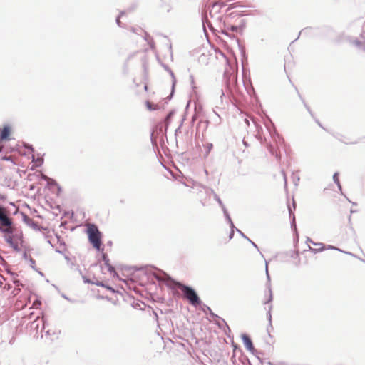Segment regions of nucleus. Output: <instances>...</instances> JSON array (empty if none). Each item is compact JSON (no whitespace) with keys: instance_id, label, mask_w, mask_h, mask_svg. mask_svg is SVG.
Returning <instances> with one entry per match:
<instances>
[{"instance_id":"7","label":"nucleus","mask_w":365,"mask_h":365,"mask_svg":"<svg viewBox=\"0 0 365 365\" xmlns=\"http://www.w3.org/2000/svg\"><path fill=\"white\" fill-rule=\"evenodd\" d=\"M241 338L245 348L252 354H254L256 351V350L254 347L251 338L247 334H242L241 335Z\"/></svg>"},{"instance_id":"5","label":"nucleus","mask_w":365,"mask_h":365,"mask_svg":"<svg viewBox=\"0 0 365 365\" xmlns=\"http://www.w3.org/2000/svg\"><path fill=\"white\" fill-rule=\"evenodd\" d=\"M265 271H266V275H267V288L268 289L269 297H268L267 299L264 302V304H270L273 300V294H272V291L271 284H270V276H269V271H268L267 262H265Z\"/></svg>"},{"instance_id":"17","label":"nucleus","mask_w":365,"mask_h":365,"mask_svg":"<svg viewBox=\"0 0 365 365\" xmlns=\"http://www.w3.org/2000/svg\"><path fill=\"white\" fill-rule=\"evenodd\" d=\"M314 245L316 246H319V247L317 248V249H315V248H312L309 245V250L314 253V254H316V253H318V252H320L323 250H324L326 249V247L325 245L323 244V243H321V242H317V244H314Z\"/></svg>"},{"instance_id":"51","label":"nucleus","mask_w":365,"mask_h":365,"mask_svg":"<svg viewBox=\"0 0 365 365\" xmlns=\"http://www.w3.org/2000/svg\"><path fill=\"white\" fill-rule=\"evenodd\" d=\"M230 224V230H233L235 231V230H236L237 228L235 227L234 225V223L232 222V220L231 221V222H228Z\"/></svg>"},{"instance_id":"58","label":"nucleus","mask_w":365,"mask_h":365,"mask_svg":"<svg viewBox=\"0 0 365 365\" xmlns=\"http://www.w3.org/2000/svg\"><path fill=\"white\" fill-rule=\"evenodd\" d=\"M268 149H269V152H270L272 155H274V148H273V147H272V145H269V148H268Z\"/></svg>"},{"instance_id":"47","label":"nucleus","mask_w":365,"mask_h":365,"mask_svg":"<svg viewBox=\"0 0 365 365\" xmlns=\"http://www.w3.org/2000/svg\"><path fill=\"white\" fill-rule=\"evenodd\" d=\"M144 34H145V36H144V39L148 42L149 40H150V38H153L149 34H148L147 32L144 31Z\"/></svg>"},{"instance_id":"6","label":"nucleus","mask_w":365,"mask_h":365,"mask_svg":"<svg viewBox=\"0 0 365 365\" xmlns=\"http://www.w3.org/2000/svg\"><path fill=\"white\" fill-rule=\"evenodd\" d=\"M220 12V1L215 2L212 4L211 7H209V15L212 19L216 17V19L219 21L222 20V17L217 16V15Z\"/></svg>"},{"instance_id":"20","label":"nucleus","mask_w":365,"mask_h":365,"mask_svg":"<svg viewBox=\"0 0 365 365\" xmlns=\"http://www.w3.org/2000/svg\"><path fill=\"white\" fill-rule=\"evenodd\" d=\"M205 149V153L204 154V157L207 158L212 149L213 148V145L211 143H207L204 145Z\"/></svg>"},{"instance_id":"64","label":"nucleus","mask_w":365,"mask_h":365,"mask_svg":"<svg viewBox=\"0 0 365 365\" xmlns=\"http://www.w3.org/2000/svg\"><path fill=\"white\" fill-rule=\"evenodd\" d=\"M14 283H15L17 286H19V285H22V284L19 282V280H14Z\"/></svg>"},{"instance_id":"63","label":"nucleus","mask_w":365,"mask_h":365,"mask_svg":"<svg viewBox=\"0 0 365 365\" xmlns=\"http://www.w3.org/2000/svg\"><path fill=\"white\" fill-rule=\"evenodd\" d=\"M315 121L321 128H324L323 126L322 125V124L320 123V122L319 121V120L315 119Z\"/></svg>"},{"instance_id":"19","label":"nucleus","mask_w":365,"mask_h":365,"mask_svg":"<svg viewBox=\"0 0 365 365\" xmlns=\"http://www.w3.org/2000/svg\"><path fill=\"white\" fill-rule=\"evenodd\" d=\"M236 231L245 239H246V240H248L251 244L252 245L255 247L258 251H259V248H258V246L253 242L248 237H247L239 229H236Z\"/></svg>"},{"instance_id":"28","label":"nucleus","mask_w":365,"mask_h":365,"mask_svg":"<svg viewBox=\"0 0 365 365\" xmlns=\"http://www.w3.org/2000/svg\"><path fill=\"white\" fill-rule=\"evenodd\" d=\"M272 309V305L270 304L269 306V309H268V312L267 313V319L269 321V327H270L271 328H272V314H271Z\"/></svg>"},{"instance_id":"35","label":"nucleus","mask_w":365,"mask_h":365,"mask_svg":"<svg viewBox=\"0 0 365 365\" xmlns=\"http://www.w3.org/2000/svg\"><path fill=\"white\" fill-rule=\"evenodd\" d=\"M351 43L352 44H354L355 46H356L357 48H360L362 46L361 41L360 40H359L358 38H354V40H352L351 41Z\"/></svg>"},{"instance_id":"50","label":"nucleus","mask_w":365,"mask_h":365,"mask_svg":"<svg viewBox=\"0 0 365 365\" xmlns=\"http://www.w3.org/2000/svg\"><path fill=\"white\" fill-rule=\"evenodd\" d=\"M83 282L85 283H88V284H93V282H92L91 280L88 279L85 276H83Z\"/></svg>"},{"instance_id":"56","label":"nucleus","mask_w":365,"mask_h":365,"mask_svg":"<svg viewBox=\"0 0 365 365\" xmlns=\"http://www.w3.org/2000/svg\"><path fill=\"white\" fill-rule=\"evenodd\" d=\"M306 242L307 243L311 242L314 245V244H317V242H313L309 237H307Z\"/></svg>"},{"instance_id":"9","label":"nucleus","mask_w":365,"mask_h":365,"mask_svg":"<svg viewBox=\"0 0 365 365\" xmlns=\"http://www.w3.org/2000/svg\"><path fill=\"white\" fill-rule=\"evenodd\" d=\"M202 22L203 29H204V31H205V34H206V29H205L206 26H207L208 28L211 31H214V28L212 26V23L208 19L207 11V10L202 11Z\"/></svg>"},{"instance_id":"18","label":"nucleus","mask_w":365,"mask_h":365,"mask_svg":"<svg viewBox=\"0 0 365 365\" xmlns=\"http://www.w3.org/2000/svg\"><path fill=\"white\" fill-rule=\"evenodd\" d=\"M32 160L36 163V165L38 167L41 166L43 165V157L40 156L38 154V156L36 158L33 154L32 155Z\"/></svg>"},{"instance_id":"46","label":"nucleus","mask_w":365,"mask_h":365,"mask_svg":"<svg viewBox=\"0 0 365 365\" xmlns=\"http://www.w3.org/2000/svg\"><path fill=\"white\" fill-rule=\"evenodd\" d=\"M236 6H237V4L236 3L230 4L229 6V7L227 9L226 13L229 12L231 9H232L233 8H235Z\"/></svg>"},{"instance_id":"42","label":"nucleus","mask_w":365,"mask_h":365,"mask_svg":"<svg viewBox=\"0 0 365 365\" xmlns=\"http://www.w3.org/2000/svg\"><path fill=\"white\" fill-rule=\"evenodd\" d=\"M24 147L25 148H26L27 150H30L31 153H34V149L33 148V146L31 145H29V144H25L24 145Z\"/></svg>"},{"instance_id":"33","label":"nucleus","mask_w":365,"mask_h":365,"mask_svg":"<svg viewBox=\"0 0 365 365\" xmlns=\"http://www.w3.org/2000/svg\"><path fill=\"white\" fill-rule=\"evenodd\" d=\"M4 240L8 244H9V245H12V243L15 241L13 235H5Z\"/></svg>"},{"instance_id":"52","label":"nucleus","mask_w":365,"mask_h":365,"mask_svg":"<svg viewBox=\"0 0 365 365\" xmlns=\"http://www.w3.org/2000/svg\"><path fill=\"white\" fill-rule=\"evenodd\" d=\"M293 178H294V182L297 185V182L299 181V177L294 175Z\"/></svg>"},{"instance_id":"45","label":"nucleus","mask_w":365,"mask_h":365,"mask_svg":"<svg viewBox=\"0 0 365 365\" xmlns=\"http://www.w3.org/2000/svg\"><path fill=\"white\" fill-rule=\"evenodd\" d=\"M173 114H174L173 110L170 111L166 116V120H170L171 118L173 117Z\"/></svg>"},{"instance_id":"38","label":"nucleus","mask_w":365,"mask_h":365,"mask_svg":"<svg viewBox=\"0 0 365 365\" xmlns=\"http://www.w3.org/2000/svg\"><path fill=\"white\" fill-rule=\"evenodd\" d=\"M29 262H30V265H31V268L34 270H36V267H35L36 261L32 257H29Z\"/></svg>"},{"instance_id":"32","label":"nucleus","mask_w":365,"mask_h":365,"mask_svg":"<svg viewBox=\"0 0 365 365\" xmlns=\"http://www.w3.org/2000/svg\"><path fill=\"white\" fill-rule=\"evenodd\" d=\"M133 57V55H130L128 58L126 59L125 62L124 63V65H123V73L125 74L128 73V61Z\"/></svg>"},{"instance_id":"22","label":"nucleus","mask_w":365,"mask_h":365,"mask_svg":"<svg viewBox=\"0 0 365 365\" xmlns=\"http://www.w3.org/2000/svg\"><path fill=\"white\" fill-rule=\"evenodd\" d=\"M211 192H212V194L213 195L214 199L217 202V203L219 204L220 207L222 209H223V207H225V206L223 204L222 201L221 200L220 197L215 192V191L213 190H211Z\"/></svg>"},{"instance_id":"4","label":"nucleus","mask_w":365,"mask_h":365,"mask_svg":"<svg viewBox=\"0 0 365 365\" xmlns=\"http://www.w3.org/2000/svg\"><path fill=\"white\" fill-rule=\"evenodd\" d=\"M0 224L5 226L11 225V218L9 217L5 207L0 205Z\"/></svg>"},{"instance_id":"25","label":"nucleus","mask_w":365,"mask_h":365,"mask_svg":"<svg viewBox=\"0 0 365 365\" xmlns=\"http://www.w3.org/2000/svg\"><path fill=\"white\" fill-rule=\"evenodd\" d=\"M299 98L301 99V101H302L305 108L307 109V110L309 112V113L311 115V116L313 118H314V113H312L310 107L307 105V103H306V101H304V99L302 97L301 95H299Z\"/></svg>"},{"instance_id":"3","label":"nucleus","mask_w":365,"mask_h":365,"mask_svg":"<svg viewBox=\"0 0 365 365\" xmlns=\"http://www.w3.org/2000/svg\"><path fill=\"white\" fill-rule=\"evenodd\" d=\"M227 25V30L231 31L232 32L242 34L243 30L245 27V21L244 19H240L239 24L232 25L229 24H225Z\"/></svg>"},{"instance_id":"44","label":"nucleus","mask_w":365,"mask_h":365,"mask_svg":"<svg viewBox=\"0 0 365 365\" xmlns=\"http://www.w3.org/2000/svg\"><path fill=\"white\" fill-rule=\"evenodd\" d=\"M131 31L133 33H135L137 34H140L139 32H143V30L142 29H140V28H139V29L132 28Z\"/></svg>"},{"instance_id":"27","label":"nucleus","mask_w":365,"mask_h":365,"mask_svg":"<svg viewBox=\"0 0 365 365\" xmlns=\"http://www.w3.org/2000/svg\"><path fill=\"white\" fill-rule=\"evenodd\" d=\"M236 81H237V78L235 76L232 77H230V78L227 81V87L229 89H230V90L232 89V86H235Z\"/></svg>"},{"instance_id":"61","label":"nucleus","mask_w":365,"mask_h":365,"mask_svg":"<svg viewBox=\"0 0 365 365\" xmlns=\"http://www.w3.org/2000/svg\"><path fill=\"white\" fill-rule=\"evenodd\" d=\"M37 304H38V305H40V304H41V302H39V301L36 300V301H35V302H34V306H36Z\"/></svg>"},{"instance_id":"60","label":"nucleus","mask_w":365,"mask_h":365,"mask_svg":"<svg viewBox=\"0 0 365 365\" xmlns=\"http://www.w3.org/2000/svg\"><path fill=\"white\" fill-rule=\"evenodd\" d=\"M282 173L284 175V184H285V186H287V178H286V176H285V173L282 170Z\"/></svg>"},{"instance_id":"43","label":"nucleus","mask_w":365,"mask_h":365,"mask_svg":"<svg viewBox=\"0 0 365 365\" xmlns=\"http://www.w3.org/2000/svg\"><path fill=\"white\" fill-rule=\"evenodd\" d=\"M148 43L149 44L151 49L155 48V42L153 38H150V40L148 41Z\"/></svg>"},{"instance_id":"40","label":"nucleus","mask_w":365,"mask_h":365,"mask_svg":"<svg viewBox=\"0 0 365 365\" xmlns=\"http://www.w3.org/2000/svg\"><path fill=\"white\" fill-rule=\"evenodd\" d=\"M124 14H125V12H124V11H121V12H120V15H118V16H117V18H116V24H117V25H118V26H121V22H120V16H121L122 15H123Z\"/></svg>"},{"instance_id":"10","label":"nucleus","mask_w":365,"mask_h":365,"mask_svg":"<svg viewBox=\"0 0 365 365\" xmlns=\"http://www.w3.org/2000/svg\"><path fill=\"white\" fill-rule=\"evenodd\" d=\"M16 227L14 225L13 220H11V225L5 226L0 224V232L6 234L5 235H13Z\"/></svg>"},{"instance_id":"53","label":"nucleus","mask_w":365,"mask_h":365,"mask_svg":"<svg viewBox=\"0 0 365 365\" xmlns=\"http://www.w3.org/2000/svg\"><path fill=\"white\" fill-rule=\"evenodd\" d=\"M190 83H191V85H192V88H193V89H195V86H194V83H195V82H194V78H193V76H190Z\"/></svg>"},{"instance_id":"11","label":"nucleus","mask_w":365,"mask_h":365,"mask_svg":"<svg viewBox=\"0 0 365 365\" xmlns=\"http://www.w3.org/2000/svg\"><path fill=\"white\" fill-rule=\"evenodd\" d=\"M22 217L23 221L28 225L29 226L31 227L34 230H39V226L38 225V222L33 220L31 218H30L27 215L22 213Z\"/></svg>"},{"instance_id":"14","label":"nucleus","mask_w":365,"mask_h":365,"mask_svg":"<svg viewBox=\"0 0 365 365\" xmlns=\"http://www.w3.org/2000/svg\"><path fill=\"white\" fill-rule=\"evenodd\" d=\"M13 237H14V240H19L21 242H23L22 231L21 230H19V228H17L16 227L13 233Z\"/></svg>"},{"instance_id":"12","label":"nucleus","mask_w":365,"mask_h":365,"mask_svg":"<svg viewBox=\"0 0 365 365\" xmlns=\"http://www.w3.org/2000/svg\"><path fill=\"white\" fill-rule=\"evenodd\" d=\"M11 128L9 125L4 126L3 129L0 133V141L6 140L9 139L10 135Z\"/></svg>"},{"instance_id":"34","label":"nucleus","mask_w":365,"mask_h":365,"mask_svg":"<svg viewBox=\"0 0 365 365\" xmlns=\"http://www.w3.org/2000/svg\"><path fill=\"white\" fill-rule=\"evenodd\" d=\"M145 104H146L147 108L149 110H156V106L154 104H153L151 102H150L149 101H147L145 102Z\"/></svg>"},{"instance_id":"48","label":"nucleus","mask_w":365,"mask_h":365,"mask_svg":"<svg viewBox=\"0 0 365 365\" xmlns=\"http://www.w3.org/2000/svg\"><path fill=\"white\" fill-rule=\"evenodd\" d=\"M101 257L103 262H106V260H109L106 253L102 252Z\"/></svg>"},{"instance_id":"57","label":"nucleus","mask_w":365,"mask_h":365,"mask_svg":"<svg viewBox=\"0 0 365 365\" xmlns=\"http://www.w3.org/2000/svg\"><path fill=\"white\" fill-rule=\"evenodd\" d=\"M234 232H235V231H233V230H230V235H229V239H230V240L232 239V237H233V236H234Z\"/></svg>"},{"instance_id":"37","label":"nucleus","mask_w":365,"mask_h":365,"mask_svg":"<svg viewBox=\"0 0 365 365\" xmlns=\"http://www.w3.org/2000/svg\"><path fill=\"white\" fill-rule=\"evenodd\" d=\"M65 259L67 261L68 264L72 268L76 264L73 262H71V259L68 256H65Z\"/></svg>"},{"instance_id":"1","label":"nucleus","mask_w":365,"mask_h":365,"mask_svg":"<svg viewBox=\"0 0 365 365\" xmlns=\"http://www.w3.org/2000/svg\"><path fill=\"white\" fill-rule=\"evenodd\" d=\"M150 269H156L159 273L153 272V276L160 282H164L167 286L176 287L180 289L182 292V297L184 299L188 301V302L197 307L202 304V301L198 296L196 291L190 286L185 285L181 282H178L173 279L167 273L165 272L155 268V267H149Z\"/></svg>"},{"instance_id":"49","label":"nucleus","mask_w":365,"mask_h":365,"mask_svg":"<svg viewBox=\"0 0 365 365\" xmlns=\"http://www.w3.org/2000/svg\"><path fill=\"white\" fill-rule=\"evenodd\" d=\"M41 178L46 182H48L50 179L49 177H48L47 175H46L45 174H41Z\"/></svg>"},{"instance_id":"26","label":"nucleus","mask_w":365,"mask_h":365,"mask_svg":"<svg viewBox=\"0 0 365 365\" xmlns=\"http://www.w3.org/2000/svg\"><path fill=\"white\" fill-rule=\"evenodd\" d=\"M327 249H328V250H338V251H339V252H344V253H346V254H347V255H351V256H353V257H356V256L354 254H353V253H351V252H344V251L341 250V249H339V248H338V247H334V246H333V245H328V246H327Z\"/></svg>"},{"instance_id":"21","label":"nucleus","mask_w":365,"mask_h":365,"mask_svg":"<svg viewBox=\"0 0 365 365\" xmlns=\"http://www.w3.org/2000/svg\"><path fill=\"white\" fill-rule=\"evenodd\" d=\"M47 185L48 187L56 186L58 188V190L59 192L61 191V186L57 183V182L54 180L50 178L49 180L47 182Z\"/></svg>"},{"instance_id":"29","label":"nucleus","mask_w":365,"mask_h":365,"mask_svg":"<svg viewBox=\"0 0 365 365\" xmlns=\"http://www.w3.org/2000/svg\"><path fill=\"white\" fill-rule=\"evenodd\" d=\"M93 284H96V285H97V286H99V287H106V289H109V290L112 291L113 292H115V290H114L111 287L108 286V285H105V284H104V283H103V282H98V281H97V282H93Z\"/></svg>"},{"instance_id":"24","label":"nucleus","mask_w":365,"mask_h":365,"mask_svg":"<svg viewBox=\"0 0 365 365\" xmlns=\"http://www.w3.org/2000/svg\"><path fill=\"white\" fill-rule=\"evenodd\" d=\"M168 73H169V74L170 75V76L172 78V90H171V93H170V96H172V95L174 93L175 86V83H176V79H175L174 73L173 72L172 70H169Z\"/></svg>"},{"instance_id":"31","label":"nucleus","mask_w":365,"mask_h":365,"mask_svg":"<svg viewBox=\"0 0 365 365\" xmlns=\"http://www.w3.org/2000/svg\"><path fill=\"white\" fill-rule=\"evenodd\" d=\"M222 210L224 216H225L226 220L227 221V222H231L232 219H231L230 214L227 212V210L226 209V207H223V209H222Z\"/></svg>"},{"instance_id":"55","label":"nucleus","mask_w":365,"mask_h":365,"mask_svg":"<svg viewBox=\"0 0 365 365\" xmlns=\"http://www.w3.org/2000/svg\"><path fill=\"white\" fill-rule=\"evenodd\" d=\"M162 66L163 67V68L167 71L168 72H169V70H171L167 65L165 64H162Z\"/></svg>"},{"instance_id":"59","label":"nucleus","mask_w":365,"mask_h":365,"mask_svg":"<svg viewBox=\"0 0 365 365\" xmlns=\"http://www.w3.org/2000/svg\"><path fill=\"white\" fill-rule=\"evenodd\" d=\"M41 322L43 323V328L42 329H45V324H46V320H45L44 317H42Z\"/></svg>"},{"instance_id":"16","label":"nucleus","mask_w":365,"mask_h":365,"mask_svg":"<svg viewBox=\"0 0 365 365\" xmlns=\"http://www.w3.org/2000/svg\"><path fill=\"white\" fill-rule=\"evenodd\" d=\"M288 209H289V217L292 219L291 227H292V230L297 233V225H296V222H295V216L292 213V208L290 207V206L288 207Z\"/></svg>"},{"instance_id":"23","label":"nucleus","mask_w":365,"mask_h":365,"mask_svg":"<svg viewBox=\"0 0 365 365\" xmlns=\"http://www.w3.org/2000/svg\"><path fill=\"white\" fill-rule=\"evenodd\" d=\"M168 73H169V74L170 75V76L172 78V90H171V93H170V96H172V95L174 93L175 86V83H176V79H175L174 73L173 72L172 70H169Z\"/></svg>"},{"instance_id":"15","label":"nucleus","mask_w":365,"mask_h":365,"mask_svg":"<svg viewBox=\"0 0 365 365\" xmlns=\"http://www.w3.org/2000/svg\"><path fill=\"white\" fill-rule=\"evenodd\" d=\"M104 265L108 268V271L113 275V277H118V274L115 272V267L110 264L109 260L104 262Z\"/></svg>"},{"instance_id":"36","label":"nucleus","mask_w":365,"mask_h":365,"mask_svg":"<svg viewBox=\"0 0 365 365\" xmlns=\"http://www.w3.org/2000/svg\"><path fill=\"white\" fill-rule=\"evenodd\" d=\"M38 317H36V319L32 322L31 323V327L34 328V329H38V326H39V323H38Z\"/></svg>"},{"instance_id":"8","label":"nucleus","mask_w":365,"mask_h":365,"mask_svg":"<svg viewBox=\"0 0 365 365\" xmlns=\"http://www.w3.org/2000/svg\"><path fill=\"white\" fill-rule=\"evenodd\" d=\"M202 310L204 312H206L207 311H208L210 317L213 319H217L220 320L223 324H225V325L227 327V329H230V328H229L228 325L227 324L226 322L225 321V319L220 317L217 314L214 313L209 306H207L206 304H203V307L202 308Z\"/></svg>"},{"instance_id":"41","label":"nucleus","mask_w":365,"mask_h":365,"mask_svg":"<svg viewBox=\"0 0 365 365\" xmlns=\"http://www.w3.org/2000/svg\"><path fill=\"white\" fill-rule=\"evenodd\" d=\"M333 180L334 182L336 184L338 182H339V173L336 172V173H334V175H333Z\"/></svg>"},{"instance_id":"62","label":"nucleus","mask_w":365,"mask_h":365,"mask_svg":"<svg viewBox=\"0 0 365 365\" xmlns=\"http://www.w3.org/2000/svg\"><path fill=\"white\" fill-rule=\"evenodd\" d=\"M225 5H226V4H225V3H224V2H220V9H221L222 7L225 6Z\"/></svg>"},{"instance_id":"13","label":"nucleus","mask_w":365,"mask_h":365,"mask_svg":"<svg viewBox=\"0 0 365 365\" xmlns=\"http://www.w3.org/2000/svg\"><path fill=\"white\" fill-rule=\"evenodd\" d=\"M240 16V14L238 11H233L230 13H226L225 20L224 21L225 24H229L230 21L232 19H234L235 17H238Z\"/></svg>"},{"instance_id":"39","label":"nucleus","mask_w":365,"mask_h":365,"mask_svg":"<svg viewBox=\"0 0 365 365\" xmlns=\"http://www.w3.org/2000/svg\"><path fill=\"white\" fill-rule=\"evenodd\" d=\"M10 246L16 252H20V249L18 246V244L15 242V241L12 243V245H10Z\"/></svg>"},{"instance_id":"2","label":"nucleus","mask_w":365,"mask_h":365,"mask_svg":"<svg viewBox=\"0 0 365 365\" xmlns=\"http://www.w3.org/2000/svg\"><path fill=\"white\" fill-rule=\"evenodd\" d=\"M87 234L89 242L93 245V247L98 251H100L101 250H103V249L101 248L102 245V235L96 225L91 224L88 227Z\"/></svg>"},{"instance_id":"54","label":"nucleus","mask_w":365,"mask_h":365,"mask_svg":"<svg viewBox=\"0 0 365 365\" xmlns=\"http://www.w3.org/2000/svg\"><path fill=\"white\" fill-rule=\"evenodd\" d=\"M22 257H23V258H24L25 260H27V259H29V256H28V255H27V252H24L23 253Z\"/></svg>"},{"instance_id":"30","label":"nucleus","mask_w":365,"mask_h":365,"mask_svg":"<svg viewBox=\"0 0 365 365\" xmlns=\"http://www.w3.org/2000/svg\"><path fill=\"white\" fill-rule=\"evenodd\" d=\"M333 136L336 138L338 140L345 143V144H349L350 143L349 142H346L344 140V137L341 135V134H339V133H336V134H333Z\"/></svg>"}]
</instances>
